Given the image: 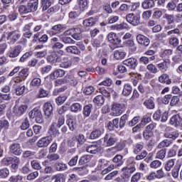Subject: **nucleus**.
I'll list each match as a JSON object with an SVG mask.
<instances>
[{
	"label": "nucleus",
	"mask_w": 182,
	"mask_h": 182,
	"mask_svg": "<svg viewBox=\"0 0 182 182\" xmlns=\"http://www.w3.org/2000/svg\"><path fill=\"white\" fill-rule=\"evenodd\" d=\"M144 106H146V109H154V100L153 99L146 100L144 103Z\"/></svg>",
	"instance_id": "603ef678"
},
{
	"label": "nucleus",
	"mask_w": 182,
	"mask_h": 182,
	"mask_svg": "<svg viewBox=\"0 0 182 182\" xmlns=\"http://www.w3.org/2000/svg\"><path fill=\"white\" fill-rule=\"evenodd\" d=\"M67 117L66 124L68 126L70 130L73 132L77 127L76 120L69 117L68 115H67Z\"/></svg>",
	"instance_id": "393cba45"
},
{
	"label": "nucleus",
	"mask_w": 182,
	"mask_h": 182,
	"mask_svg": "<svg viewBox=\"0 0 182 182\" xmlns=\"http://www.w3.org/2000/svg\"><path fill=\"white\" fill-rule=\"evenodd\" d=\"M28 110V105H23L20 107H14L13 108V112L15 114V116H17V117H20V116H22V114H24Z\"/></svg>",
	"instance_id": "9b49d317"
},
{
	"label": "nucleus",
	"mask_w": 182,
	"mask_h": 182,
	"mask_svg": "<svg viewBox=\"0 0 182 182\" xmlns=\"http://www.w3.org/2000/svg\"><path fill=\"white\" fill-rule=\"evenodd\" d=\"M97 22V18L96 17H90L83 21V26L89 27L93 26Z\"/></svg>",
	"instance_id": "5701e85b"
},
{
	"label": "nucleus",
	"mask_w": 182,
	"mask_h": 182,
	"mask_svg": "<svg viewBox=\"0 0 182 182\" xmlns=\"http://www.w3.org/2000/svg\"><path fill=\"white\" fill-rule=\"evenodd\" d=\"M65 73L66 72H65V70L58 69L49 75V78L51 79V80H55V79H58V77H63Z\"/></svg>",
	"instance_id": "f3484780"
},
{
	"label": "nucleus",
	"mask_w": 182,
	"mask_h": 182,
	"mask_svg": "<svg viewBox=\"0 0 182 182\" xmlns=\"http://www.w3.org/2000/svg\"><path fill=\"white\" fill-rule=\"evenodd\" d=\"M38 0H29L27 3V6L30 12H36L38 11Z\"/></svg>",
	"instance_id": "412c9836"
},
{
	"label": "nucleus",
	"mask_w": 182,
	"mask_h": 182,
	"mask_svg": "<svg viewBox=\"0 0 182 182\" xmlns=\"http://www.w3.org/2000/svg\"><path fill=\"white\" fill-rule=\"evenodd\" d=\"M62 42L65 45H73L76 43V41L71 38L70 36H65L60 38Z\"/></svg>",
	"instance_id": "37998d69"
},
{
	"label": "nucleus",
	"mask_w": 182,
	"mask_h": 182,
	"mask_svg": "<svg viewBox=\"0 0 182 182\" xmlns=\"http://www.w3.org/2000/svg\"><path fill=\"white\" fill-rule=\"evenodd\" d=\"M102 42H103V35H100L96 39L92 41V46H94V48H100Z\"/></svg>",
	"instance_id": "a18cd8bd"
},
{
	"label": "nucleus",
	"mask_w": 182,
	"mask_h": 182,
	"mask_svg": "<svg viewBox=\"0 0 182 182\" xmlns=\"http://www.w3.org/2000/svg\"><path fill=\"white\" fill-rule=\"evenodd\" d=\"M140 19H141L140 14L129 13L126 16L127 21L132 25V26H137L138 25H140Z\"/></svg>",
	"instance_id": "7ed1b4c3"
},
{
	"label": "nucleus",
	"mask_w": 182,
	"mask_h": 182,
	"mask_svg": "<svg viewBox=\"0 0 182 182\" xmlns=\"http://www.w3.org/2000/svg\"><path fill=\"white\" fill-rule=\"evenodd\" d=\"M68 99V97L65 95H60L55 99V102L58 105V106H60L61 105H63L65 102H66Z\"/></svg>",
	"instance_id": "052dcab7"
},
{
	"label": "nucleus",
	"mask_w": 182,
	"mask_h": 182,
	"mask_svg": "<svg viewBox=\"0 0 182 182\" xmlns=\"http://www.w3.org/2000/svg\"><path fill=\"white\" fill-rule=\"evenodd\" d=\"M109 166V161L105 159H100L98 161L97 169L98 170H103L105 167Z\"/></svg>",
	"instance_id": "8fccbe9b"
},
{
	"label": "nucleus",
	"mask_w": 182,
	"mask_h": 182,
	"mask_svg": "<svg viewBox=\"0 0 182 182\" xmlns=\"http://www.w3.org/2000/svg\"><path fill=\"white\" fill-rule=\"evenodd\" d=\"M102 136V131L99 129H96L95 131H92L90 135V139L91 140H95V139H97Z\"/></svg>",
	"instance_id": "5fc2aeb1"
},
{
	"label": "nucleus",
	"mask_w": 182,
	"mask_h": 182,
	"mask_svg": "<svg viewBox=\"0 0 182 182\" xmlns=\"http://www.w3.org/2000/svg\"><path fill=\"white\" fill-rule=\"evenodd\" d=\"M141 6L144 9L153 8L154 6V0H144L141 4Z\"/></svg>",
	"instance_id": "58836bf2"
},
{
	"label": "nucleus",
	"mask_w": 182,
	"mask_h": 182,
	"mask_svg": "<svg viewBox=\"0 0 182 182\" xmlns=\"http://www.w3.org/2000/svg\"><path fill=\"white\" fill-rule=\"evenodd\" d=\"M164 18L166 19L168 25H171V23H173L174 21L176 20V18L174 17L173 14H165L164 15Z\"/></svg>",
	"instance_id": "de8ad7c7"
},
{
	"label": "nucleus",
	"mask_w": 182,
	"mask_h": 182,
	"mask_svg": "<svg viewBox=\"0 0 182 182\" xmlns=\"http://www.w3.org/2000/svg\"><path fill=\"white\" fill-rule=\"evenodd\" d=\"M160 83H166V85H171V79L167 73H164L159 77Z\"/></svg>",
	"instance_id": "b1692460"
},
{
	"label": "nucleus",
	"mask_w": 182,
	"mask_h": 182,
	"mask_svg": "<svg viewBox=\"0 0 182 182\" xmlns=\"http://www.w3.org/2000/svg\"><path fill=\"white\" fill-rule=\"evenodd\" d=\"M127 166L122 168L124 174L127 178H130V176L136 171V161L134 157H130L127 161Z\"/></svg>",
	"instance_id": "f257e3e1"
},
{
	"label": "nucleus",
	"mask_w": 182,
	"mask_h": 182,
	"mask_svg": "<svg viewBox=\"0 0 182 182\" xmlns=\"http://www.w3.org/2000/svg\"><path fill=\"white\" fill-rule=\"evenodd\" d=\"M92 110H93V105L92 104L84 106L82 110L84 117H89V116H90V113H92Z\"/></svg>",
	"instance_id": "a878e982"
},
{
	"label": "nucleus",
	"mask_w": 182,
	"mask_h": 182,
	"mask_svg": "<svg viewBox=\"0 0 182 182\" xmlns=\"http://www.w3.org/2000/svg\"><path fill=\"white\" fill-rule=\"evenodd\" d=\"M18 11L20 15H26V14H31V11L29 10V7L25 5H20L18 7Z\"/></svg>",
	"instance_id": "4c0bfd02"
},
{
	"label": "nucleus",
	"mask_w": 182,
	"mask_h": 182,
	"mask_svg": "<svg viewBox=\"0 0 182 182\" xmlns=\"http://www.w3.org/2000/svg\"><path fill=\"white\" fill-rule=\"evenodd\" d=\"M51 180L54 182H65V175L63 173H57L51 177Z\"/></svg>",
	"instance_id": "c9c22d12"
},
{
	"label": "nucleus",
	"mask_w": 182,
	"mask_h": 182,
	"mask_svg": "<svg viewBox=\"0 0 182 182\" xmlns=\"http://www.w3.org/2000/svg\"><path fill=\"white\" fill-rule=\"evenodd\" d=\"M71 112L77 113V112L82 110V106L79 103H74L70 106Z\"/></svg>",
	"instance_id": "0e129e2a"
},
{
	"label": "nucleus",
	"mask_w": 182,
	"mask_h": 182,
	"mask_svg": "<svg viewBox=\"0 0 182 182\" xmlns=\"http://www.w3.org/2000/svg\"><path fill=\"white\" fill-rule=\"evenodd\" d=\"M132 92H133V87H132V85L129 84H125L122 90L123 96H129V95H132Z\"/></svg>",
	"instance_id": "2f4dec72"
},
{
	"label": "nucleus",
	"mask_w": 182,
	"mask_h": 182,
	"mask_svg": "<svg viewBox=\"0 0 182 182\" xmlns=\"http://www.w3.org/2000/svg\"><path fill=\"white\" fill-rule=\"evenodd\" d=\"M97 150H99V146L96 144L89 145L86 148V151L91 154H96V153H97Z\"/></svg>",
	"instance_id": "ea45409f"
},
{
	"label": "nucleus",
	"mask_w": 182,
	"mask_h": 182,
	"mask_svg": "<svg viewBox=\"0 0 182 182\" xmlns=\"http://www.w3.org/2000/svg\"><path fill=\"white\" fill-rule=\"evenodd\" d=\"M144 146L141 144H135L133 145V153L134 154H139L143 150Z\"/></svg>",
	"instance_id": "09e8293b"
},
{
	"label": "nucleus",
	"mask_w": 182,
	"mask_h": 182,
	"mask_svg": "<svg viewBox=\"0 0 182 182\" xmlns=\"http://www.w3.org/2000/svg\"><path fill=\"white\" fill-rule=\"evenodd\" d=\"M23 179V177H22V176H20V175L12 176L9 178V181H10V182H21Z\"/></svg>",
	"instance_id": "774afa93"
},
{
	"label": "nucleus",
	"mask_w": 182,
	"mask_h": 182,
	"mask_svg": "<svg viewBox=\"0 0 182 182\" xmlns=\"http://www.w3.org/2000/svg\"><path fill=\"white\" fill-rule=\"evenodd\" d=\"M66 52L68 53H73L74 55H80V51L75 46H68L65 49Z\"/></svg>",
	"instance_id": "f704fd0d"
},
{
	"label": "nucleus",
	"mask_w": 182,
	"mask_h": 182,
	"mask_svg": "<svg viewBox=\"0 0 182 182\" xmlns=\"http://www.w3.org/2000/svg\"><path fill=\"white\" fill-rule=\"evenodd\" d=\"M136 41L139 45H143L144 46H149L150 45V39L144 35L139 34L136 36Z\"/></svg>",
	"instance_id": "aec40b11"
},
{
	"label": "nucleus",
	"mask_w": 182,
	"mask_h": 182,
	"mask_svg": "<svg viewBox=\"0 0 182 182\" xmlns=\"http://www.w3.org/2000/svg\"><path fill=\"white\" fill-rule=\"evenodd\" d=\"M92 157H93V156L92 155H84L81 156L78 161L80 166H83V164H86V163H89V161L92 160Z\"/></svg>",
	"instance_id": "7c9ffc66"
},
{
	"label": "nucleus",
	"mask_w": 182,
	"mask_h": 182,
	"mask_svg": "<svg viewBox=\"0 0 182 182\" xmlns=\"http://www.w3.org/2000/svg\"><path fill=\"white\" fill-rule=\"evenodd\" d=\"M9 176V169L8 168H3L0 169V178H7Z\"/></svg>",
	"instance_id": "bf43d9fd"
},
{
	"label": "nucleus",
	"mask_w": 182,
	"mask_h": 182,
	"mask_svg": "<svg viewBox=\"0 0 182 182\" xmlns=\"http://www.w3.org/2000/svg\"><path fill=\"white\" fill-rule=\"evenodd\" d=\"M21 52H22V46L18 45L11 48V50H9L7 55L9 58H18V56L21 55Z\"/></svg>",
	"instance_id": "6e6552de"
},
{
	"label": "nucleus",
	"mask_w": 182,
	"mask_h": 182,
	"mask_svg": "<svg viewBox=\"0 0 182 182\" xmlns=\"http://www.w3.org/2000/svg\"><path fill=\"white\" fill-rule=\"evenodd\" d=\"M182 118L178 114L172 116L170 119L169 123L174 127H180L181 126Z\"/></svg>",
	"instance_id": "dca6fc26"
},
{
	"label": "nucleus",
	"mask_w": 182,
	"mask_h": 182,
	"mask_svg": "<svg viewBox=\"0 0 182 182\" xmlns=\"http://www.w3.org/2000/svg\"><path fill=\"white\" fill-rule=\"evenodd\" d=\"M170 65H171L170 59H165L162 63L157 64V68L162 72H167V70H168V68H170Z\"/></svg>",
	"instance_id": "a211bd4d"
},
{
	"label": "nucleus",
	"mask_w": 182,
	"mask_h": 182,
	"mask_svg": "<svg viewBox=\"0 0 182 182\" xmlns=\"http://www.w3.org/2000/svg\"><path fill=\"white\" fill-rule=\"evenodd\" d=\"M180 103V98L178 97V96H173L171 97V101H170V106H171V107H173V106H177V105Z\"/></svg>",
	"instance_id": "13d9d810"
},
{
	"label": "nucleus",
	"mask_w": 182,
	"mask_h": 182,
	"mask_svg": "<svg viewBox=\"0 0 182 182\" xmlns=\"http://www.w3.org/2000/svg\"><path fill=\"white\" fill-rule=\"evenodd\" d=\"M123 65H125V66H128L129 69H133L134 70H136V68H137V59L135 58H129L127 59H125L122 62Z\"/></svg>",
	"instance_id": "9d476101"
},
{
	"label": "nucleus",
	"mask_w": 182,
	"mask_h": 182,
	"mask_svg": "<svg viewBox=\"0 0 182 182\" xmlns=\"http://www.w3.org/2000/svg\"><path fill=\"white\" fill-rule=\"evenodd\" d=\"M112 164L114 166V167H120L121 166H123V164L124 161H123V156L117 154L112 159Z\"/></svg>",
	"instance_id": "4be33fe9"
},
{
	"label": "nucleus",
	"mask_w": 182,
	"mask_h": 182,
	"mask_svg": "<svg viewBox=\"0 0 182 182\" xmlns=\"http://www.w3.org/2000/svg\"><path fill=\"white\" fill-rule=\"evenodd\" d=\"M93 102L97 106H103L105 104V97L103 95H97L94 98Z\"/></svg>",
	"instance_id": "e433bc0d"
},
{
	"label": "nucleus",
	"mask_w": 182,
	"mask_h": 182,
	"mask_svg": "<svg viewBox=\"0 0 182 182\" xmlns=\"http://www.w3.org/2000/svg\"><path fill=\"white\" fill-rule=\"evenodd\" d=\"M54 166L57 171H65V170H68V164L63 162L57 161Z\"/></svg>",
	"instance_id": "bb28decb"
},
{
	"label": "nucleus",
	"mask_w": 182,
	"mask_h": 182,
	"mask_svg": "<svg viewBox=\"0 0 182 182\" xmlns=\"http://www.w3.org/2000/svg\"><path fill=\"white\" fill-rule=\"evenodd\" d=\"M124 104L114 103L112 104L111 110L112 116H120L124 112Z\"/></svg>",
	"instance_id": "39448f33"
},
{
	"label": "nucleus",
	"mask_w": 182,
	"mask_h": 182,
	"mask_svg": "<svg viewBox=\"0 0 182 182\" xmlns=\"http://www.w3.org/2000/svg\"><path fill=\"white\" fill-rule=\"evenodd\" d=\"M31 86H33V87H39L41 85H42V80L41 78H33L31 82H30Z\"/></svg>",
	"instance_id": "6e6d98bb"
},
{
	"label": "nucleus",
	"mask_w": 182,
	"mask_h": 182,
	"mask_svg": "<svg viewBox=\"0 0 182 182\" xmlns=\"http://www.w3.org/2000/svg\"><path fill=\"white\" fill-rule=\"evenodd\" d=\"M52 136H44L37 141L38 147H48L52 143Z\"/></svg>",
	"instance_id": "f8f14e48"
},
{
	"label": "nucleus",
	"mask_w": 182,
	"mask_h": 182,
	"mask_svg": "<svg viewBox=\"0 0 182 182\" xmlns=\"http://www.w3.org/2000/svg\"><path fill=\"white\" fill-rule=\"evenodd\" d=\"M56 123L53 122L48 129V133L50 134V137H59L60 132L56 128Z\"/></svg>",
	"instance_id": "ddd939ff"
},
{
	"label": "nucleus",
	"mask_w": 182,
	"mask_h": 182,
	"mask_svg": "<svg viewBox=\"0 0 182 182\" xmlns=\"http://www.w3.org/2000/svg\"><path fill=\"white\" fill-rule=\"evenodd\" d=\"M107 38L109 42H110V43H113L114 45H120V43H122V40L119 38L116 33H109Z\"/></svg>",
	"instance_id": "2eb2a0df"
},
{
	"label": "nucleus",
	"mask_w": 182,
	"mask_h": 182,
	"mask_svg": "<svg viewBox=\"0 0 182 182\" xmlns=\"http://www.w3.org/2000/svg\"><path fill=\"white\" fill-rule=\"evenodd\" d=\"M18 76L23 80H25V79H26V77H28V76H29V73H28V68H24V69L21 70L18 73Z\"/></svg>",
	"instance_id": "e2e57ef3"
},
{
	"label": "nucleus",
	"mask_w": 182,
	"mask_h": 182,
	"mask_svg": "<svg viewBox=\"0 0 182 182\" xmlns=\"http://www.w3.org/2000/svg\"><path fill=\"white\" fill-rule=\"evenodd\" d=\"M143 176V173L140 172H136L135 174H134L132 176L131 182H139L140 180H141V176Z\"/></svg>",
	"instance_id": "69168bd1"
},
{
	"label": "nucleus",
	"mask_w": 182,
	"mask_h": 182,
	"mask_svg": "<svg viewBox=\"0 0 182 182\" xmlns=\"http://www.w3.org/2000/svg\"><path fill=\"white\" fill-rule=\"evenodd\" d=\"M146 68H147V70H149V72L150 73H154V74L159 73V69L153 63L149 64L147 65Z\"/></svg>",
	"instance_id": "4d7b16f0"
},
{
	"label": "nucleus",
	"mask_w": 182,
	"mask_h": 182,
	"mask_svg": "<svg viewBox=\"0 0 182 182\" xmlns=\"http://www.w3.org/2000/svg\"><path fill=\"white\" fill-rule=\"evenodd\" d=\"M46 60L50 65H55V63H59L60 62V57L56 53L53 52L47 56Z\"/></svg>",
	"instance_id": "4468645a"
},
{
	"label": "nucleus",
	"mask_w": 182,
	"mask_h": 182,
	"mask_svg": "<svg viewBox=\"0 0 182 182\" xmlns=\"http://www.w3.org/2000/svg\"><path fill=\"white\" fill-rule=\"evenodd\" d=\"M63 25L62 24H57L55 26H53L51 28V34L52 35H58V33H60L62 32V30L63 29Z\"/></svg>",
	"instance_id": "c756f323"
},
{
	"label": "nucleus",
	"mask_w": 182,
	"mask_h": 182,
	"mask_svg": "<svg viewBox=\"0 0 182 182\" xmlns=\"http://www.w3.org/2000/svg\"><path fill=\"white\" fill-rule=\"evenodd\" d=\"M129 76H132V77H134L135 79L133 80L132 83L134 86H137L139 83V80L141 79V75L138 74L137 73H129Z\"/></svg>",
	"instance_id": "a19ab883"
},
{
	"label": "nucleus",
	"mask_w": 182,
	"mask_h": 182,
	"mask_svg": "<svg viewBox=\"0 0 182 182\" xmlns=\"http://www.w3.org/2000/svg\"><path fill=\"white\" fill-rule=\"evenodd\" d=\"M65 81L67 83H70L71 86H76L77 83H79L77 79H76L73 75H66Z\"/></svg>",
	"instance_id": "cd10ccee"
},
{
	"label": "nucleus",
	"mask_w": 182,
	"mask_h": 182,
	"mask_svg": "<svg viewBox=\"0 0 182 182\" xmlns=\"http://www.w3.org/2000/svg\"><path fill=\"white\" fill-rule=\"evenodd\" d=\"M104 142L105 143L107 147H110L117 142V138H116L113 134L108 133L105 134L104 137Z\"/></svg>",
	"instance_id": "0eeeda50"
},
{
	"label": "nucleus",
	"mask_w": 182,
	"mask_h": 182,
	"mask_svg": "<svg viewBox=\"0 0 182 182\" xmlns=\"http://www.w3.org/2000/svg\"><path fill=\"white\" fill-rule=\"evenodd\" d=\"M176 164V159H169L165 163V170L166 171H171V168L174 167Z\"/></svg>",
	"instance_id": "79ce46f5"
},
{
	"label": "nucleus",
	"mask_w": 182,
	"mask_h": 182,
	"mask_svg": "<svg viewBox=\"0 0 182 182\" xmlns=\"http://www.w3.org/2000/svg\"><path fill=\"white\" fill-rule=\"evenodd\" d=\"M166 157V149H161L158 151L156 155V159H159L160 160H163Z\"/></svg>",
	"instance_id": "338daca9"
},
{
	"label": "nucleus",
	"mask_w": 182,
	"mask_h": 182,
	"mask_svg": "<svg viewBox=\"0 0 182 182\" xmlns=\"http://www.w3.org/2000/svg\"><path fill=\"white\" fill-rule=\"evenodd\" d=\"M78 6L80 11L83 12V11L87 9V0H79Z\"/></svg>",
	"instance_id": "680f3d73"
},
{
	"label": "nucleus",
	"mask_w": 182,
	"mask_h": 182,
	"mask_svg": "<svg viewBox=\"0 0 182 182\" xmlns=\"http://www.w3.org/2000/svg\"><path fill=\"white\" fill-rule=\"evenodd\" d=\"M164 136L166 137V139H171V140H176V139H177L180 134L177 131H173L171 127H167L165 133L164 134Z\"/></svg>",
	"instance_id": "1a4fd4ad"
},
{
	"label": "nucleus",
	"mask_w": 182,
	"mask_h": 182,
	"mask_svg": "<svg viewBox=\"0 0 182 182\" xmlns=\"http://www.w3.org/2000/svg\"><path fill=\"white\" fill-rule=\"evenodd\" d=\"M122 2H126L127 4H130L129 6H130L131 11L132 12H134V11H136V9H138V8L140 7V2L131 3L130 0H122Z\"/></svg>",
	"instance_id": "c03bdc74"
},
{
	"label": "nucleus",
	"mask_w": 182,
	"mask_h": 182,
	"mask_svg": "<svg viewBox=\"0 0 182 182\" xmlns=\"http://www.w3.org/2000/svg\"><path fill=\"white\" fill-rule=\"evenodd\" d=\"M127 120H129V115L124 114L121 117L119 122L120 129H123L126 126V123L127 122Z\"/></svg>",
	"instance_id": "49530a36"
},
{
	"label": "nucleus",
	"mask_w": 182,
	"mask_h": 182,
	"mask_svg": "<svg viewBox=\"0 0 182 182\" xmlns=\"http://www.w3.org/2000/svg\"><path fill=\"white\" fill-rule=\"evenodd\" d=\"M112 28L114 31H123V29H127L129 26L126 23H122L120 24H116L112 26Z\"/></svg>",
	"instance_id": "3c124183"
},
{
	"label": "nucleus",
	"mask_w": 182,
	"mask_h": 182,
	"mask_svg": "<svg viewBox=\"0 0 182 182\" xmlns=\"http://www.w3.org/2000/svg\"><path fill=\"white\" fill-rule=\"evenodd\" d=\"M43 112L45 116L50 117L53 114V106L50 102H46L43 105Z\"/></svg>",
	"instance_id": "6ab92c4d"
},
{
	"label": "nucleus",
	"mask_w": 182,
	"mask_h": 182,
	"mask_svg": "<svg viewBox=\"0 0 182 182\" xmlns=\"http://www.w3.org/2000/svg\"><path fill=\"white\" fill-rule=\"evenodd\" d=\"M22 147L19 143H14L9 146V153L10 154H14V156H21L22 154Z\"/></svg>",
	"instance_id": "423d86ee"
},
{
	"label": "nucleus",
	"mask_w": 182,
	"mask_h": 182,
	"mask_svg": "<svg viewBox=\"0 0 182 182\" xmlns=\"http://www.w3.org/2000/svg\"><path fill=\"white\" fill-rule=\"evenodd\" d=\"M173 144L172 140L164 139L158 144V149H164V147H170Z\"/></svg>",
	"instance_id": "72a5a7b5"
},
{
	"label": "nucleus",
	"mask_w": 182,
	"mask_h": 182,
	"mask_svg": "<svg viewBox=\"0 0 182 182\" xmlns=\"http://www.w3.org/2000/svg\"><path fill=\"white\" fill-rule=\"evenodd\" d=\"M41 4L43 7V11H46L52 5V0H41Z\"/></svg>",
	"instance_id": "864d4df0"
},
{
	"label": "nucleus",
	"mask_w": 182,
	"mask_h": 182,
	"mask_svg": "<svg viewBox=\"0 0 182 182\" xmlns=\"http://www.w3.org/2000/svg\"><path fill=\"white\" fill-rule=\"evenodd\" d=\"M6 38L9 45H15L21 39V33L18 30L11 31L6 33Z\"/></svg>",
	"instance_id": "f03ea898"
},
{
	"label": "nucleus",
	"mask_w": 182,
	"mask_h": 182,
	"mask_svg": "<svg viewBox=\"0 0 182 182\" xmlns=\"http://www.w3.org/2000/svg\"><path fill=\"white\" fill-rule=\"evenodd\" d=\"M28 116L30 119H36V123H43V116L41 110L35 108L32 109L29 113Z\"/></svg>",
	"instance_id": "20e7f679"
},
{
	"label": "nucleus",
	"mask_w": 182,
	"mask_h": 182,
	"mask_svg": "<svg viewBox=\"0 0 182 182\" xmlns=\"http://www.w3.org/2000/svg\"><path fill=\"white\" fill-rule=\"evenodd\" d=\"M126 52L123 50H115L114 52V58L117 59V60H120V59H124L126 58Z\"/></svg>",
	"instance_id": "473e14b6"
},
{
	"label": "nucleus",
	"mask_w": 182,
	"mask_h": 182,
	"mask_svg": "<svg viewBox=\"0 0 182 182\" xmlns=\"http://www.w3.org/2000/svg\"><path fill=\"white\" fill-rule=\"evenodd\" d=\"M42 28H43V26H42V24H38L34 26V28H33V32H34L35 33L33 35V39H39V36H41V32H39V31H41Z\"/></svg>",
	"instance_id": "c85d7f7f"
}]
</instances>
